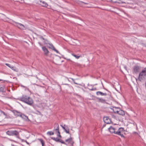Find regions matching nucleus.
<instances>
[{"label":"nucleus","instance_id":"obj_2","mask_svg":"<svg viewBox=\"0 0 146 146\" xmlns=\"http://www.w3.org/2000/svg\"><path fill=\"white\" fill-rule=\"evenodd\" d=\"M20 100L30 105H32L33 103L32 99L26 96H23L20 98Z\"/></svg>","mask_w":146,"mask_h":146},{"label":"nucleus","instance_id":"obj_24","mask_svg":"<svg viewBox=\"0 0 146 146\" xmlns=\"http://www.w3.org/2000/svg\"><path fill=\"white\" fill-rule=\"evenodd\" d=\"M0 113H3L4 115L5 116H7V114L3 111L0 110Z\"/></svg>","mask_w":146,"mask_h":146},{"label":"nucleus","instance_id":"obj_4","mask_svg":"<svg viewBox=\"0 0 146 146\" xmlns=\"http://www.w3.org/2000/svg\"><path fill=\"white\" fill-rule=\"evenodd\" d=\"M13 112L15 115L17 116H20L26 120H29L28 117L24 114H22L21 113L16 110H13Z\"/></svg>","mask_w":146,"mask_h":146},{"label":"nucleus","instance_id":"obj_34","mask_svg":"<svg viewBox=\"0 0 146 146\" xmlns=\"http://www.w3.org/2000/svg\"><path fill=\"white\" fill-rule=\"evenodd\" d=\"M74 83H75V84H77V83H75V82H74Z\"/></svg>","mask_w":146,"mask_h":146},{"label":"nucleus","instance_id":"obj_28","mask_svg":"<svg viewBox=\"0 0 146 146\" xmlns=\"http://www.w3.org/2000/svg\"><path fill=\"white\" fill-rule=\"evenodd\" d=\"M40 38L41 39H43V40H44V38L43 37H42V36H41V37H40Z\"/></svg>","mask_w":146,"mask_h":146},{"label":"nucleus","instance_id":"obj_6","mask_svg":"<svg viewBox=\"0 0 146 146\" xmlns=\"http://www.w3.org/2000/svg\"><path fill=\"white\" fill-rule=\"evenodd\" d=\"M55 126H56V128L54 129V131L55 132V133L57 134V136L60 138L62 137L60 135V132L59 129V125L58 124H55Z\"/></svg>","mask_w":146,"mask_h":146},{"label":"nucleus","instance_id":"obj_16","mask_svg":"<svg viewBox=\"0 0 146 146\" xmlns=\"http://www.w3.org/2000/svg\"><path fill=\"white\" fill-rule=\"evenodd\" d=\"M64 126L66 127L65 129H64L66 133L69 134L70 135V133H69V129L68 128V126L67 125H64Z\"/></svg>","mask_w":146,"mask_h":146},{"label":"nucleus","instance_id":"obj_10","mask_svg":"<svg viewBox=\"0 0 146 146\" xmlns=\"http://www.w3.org/2000/svg\"><path fill=\"white\" fill-rule=\"evenodd\" d=\"M118 110H114V111L115 113H117L119 114L122 115H124L125 114V112L122 110H119V109H118Z\"/></svg>","mask_w":146,"mask_h":146},{"label":"nucleus","instance_id":"obj_9","mask_svg":"<svg viewBox=\"0 0 146 146\" xmlns=\"http://www.w3.org/2000/svg\"><path fill=\"white\" fill-rule=\"evenodd\" d=\"M103 120L104 122L107 124H110L111 122L110 119L108 117H104Z\"/></svg>","mask_w":146,"mask_h":146},{"label":"nucleus","instance_id":"obj_26","mask_svg":"<svg viewBox=\"0 0 146 146\" xmlns=\"http://www.w3.org/2000/svg\"><path fill=\"white\" fill-rule=\"evenodd\" d=\"M61 126L62 127V128L64 129H65V128H66V127L65 126H64H64H62V125H61Z\"/></svg>","mask_w":146,"mask_h":146},{"label":"nucleus","instance_id":"obj_7","mask_svg":"<svg viewBox=\"0 0 146 146\" xmlns=\"http://www.w3.org/2000/svg\"><path fill=\"white\" fill-rule=\"evenodd\" d=\"M16 26L21 30H23L26 29L25 27L21 23H16Z\"/></svg>","mask_w":146,"mask_h":146},{"label":"nucleus","instance_id":"obj_29","mask_svg":"<svg viewBox=\"0 0 146 146\" xmlns=\"http://www.w3.org/2000/svg\"><path fill=\"white\" fill-rule=\"evenodd\" d=\"M37 111V112L38 113H40V112L39 111Z\"/></svg>","mask_w":146,"mask_h":146},{"label":"nucleus","instance_id":"obj_23","mask_svg":"<svg viewBox=\"0 0 146 146\" xmlns=\"http://www.w3.org/2000/svg\"><path fill=\"white\" fill-rule=\"evenodd\" d=\"M42 3L43 4V5H42V6L44 7H46L48 6V4L46 3L45 2H43Z\"/></svg>","mask_w":146,"mask_h":146},{"label":"nucleus","instance_id":"obj_15","mask_svg":"<svg viewBox=\"0 0 146 146\" xmlns=\"http://www.w3.org/2000/svg\"><path fill=\"white\" fill-rule=\"evenodd\" d=\"M96 94L97 95H101V96H106L107 94L106 93H102L100 91H98L96 92Z\"/></svg>","mask_w":146,"mask_h":146},{"label":"nucleus","instance_id":"obj_5","mask_svg":"<svg viewBox=\"0 0 146 146\" xmlns=\"http://www.w3.org/2000/svg\"><path fill=\"white\" fill-rule=\"evenodd\" d=\"M6 133L9 136H13L16 137H17L19 135V133L16 130H9L6 132Z\"/></svg>","mask_w":146,"mask_h":146},{"label":"nucleus","instance_id":"obj_30","mask_svg":"<svg viewBox=\"0 0 146 146\" xmlns=\"http://www.w3.org/2000/svg\"><path fill=\"white\" fill-rule=\"evenodd\" d=\"M38 43H39V44L40 45H41V44H40L39 42H38Z\"/></svg>","mask_w":146,"mask_h":146},{"label":"nucleus","instance_id":"obj_32","mask_svg":"<svg viewBox=\"0 0 146 146\" xmlns=\"http://www.w3.org/2000/svg\"><path fill=\"white\" fill-rule=\"evenodd\" d=\"M72 79L73 81L74 80V79L72 78Z\"/></svg>","mask_w":146,"mask_h":146},{"label":"nucleus","instance_id":"obj_33","mask_svg":"<svg viewBox=\"0 0 146 146\" xmlns=\"http://www.w3.org/2000/svg\"><path fill=\"white\" fill-rule=\"evenodd\" d=\"M22 86L23 87H24V88H25V86Z\"/></svg>","mask_w":146,"mask_h":146},{"label":"nucleus","instance_id":"obj_3","mask_svg":"<svg viewBox=\"0 0 146 146\" xmlns=\"http://www.w3.org/2000/svg\"><path fill=\"white\" fill-rule=\"evenodd\" d=\"M146 78V68H145L139 74L138 79L140 81Z\"/></svg>","mask_w":146,"mask_h":146},{"label":"nucleus","instance_id":"obj_20","mask_svg":"<svg viewBox=\"0 0 146 146\" xmlns=\"http://www.w3.org/2000/svg\"><path fill=\"white\" fill-rule=\"evenodd\" d=\"M71 54L73 56H74V57H75L76 58V59H78L80 57V56H77L74 53H72Z\"/></svg>","mask_w":146,"mask_h":146},{"label":"nucleus","instance_id":"obj_37","mask_svg":"<svg viewBox=\"0 0 146 146\" xmlns=\"http://www.w3.org/2000/svg\"><path fill=\"white\" fill-rule=\"evenodd\" d=\"M1 121H0V122Z\"/></svg>","mask_w":146,"mask_h":146},{"label":"nucleus","instance_id":"obj_1","mask_svg":"<svg viewBox=\"0 0 146 146\" xmlns=\"http://www.w3.org/2000/svg\"><path fill=\"white\" fill-rule=\"evenodd\" d=\"M109 131L111 133H113L116 134L123 137V133H124L125 131L122 127H115L113 126H111L108 128Z\"/></svg>","mask_w":146,"mask_h":146},{"label":"nucleus","instance_id":"obj_18","mask_svg":"<svg viewBox=\"0 0 146 146\" xmlns=\"http://www.w3.org/2000/svg\"><path fill=\"white\" fill-rule=\"evenodd\" d=\"M38 140L41 142L42 145H44V142L42 139H38Z\"/></svg>","mask_w":146,"mask_h":146},{"label":"nucleus","instance_id":"obj_25","mask_svg":"<svg viewBox=\"0 0 146 146\" xmlns=\"http://www.w3.org/2000/svg\"><path fill=\"white\" fill-rule=\"evenodd\" d=\"M14 68H15V67H14V68H13V69H12L13 70H14L15 71H16V72H18V70L17 69H14Z\"/></svg>","mask_w":146,"mask_h":146},{"label":"nucleus","instance_id":"obj_14","mask_svg":"<svg viewBox=\"0 0 146 146\" xmlns=\"http://www.w3.org/2000/svg\"><path fill=\"white\" fill-rule=\"evenodd\" d=\"M50 46H49L48 47L49 48L52 49L54 51L56 52L57 53H59L58 51L56 50L54 48V47L53 46L52 44H49Z\"/></svg>","mask_w":146,"mask_h":146},{"label":"nucleus","instance_id":"obj_31","mask_svg":"<svg viewBox=\"0 0 146 146\" xmlns=\"http://www.w3.org/2000/svg\"><path fill=\"white\" fill-rule=\"evenodd\" d=\"M115 109H118V108H116V107H115Z\"/></svg>","mask_w":146,"mask_h":146},{"label":"nucleus","instance_id":"obj_17","mask_svg":"<svg viewBox=\"0 0 146 146\" xmlns=\"http://www.w3.org/2000/svg\"><path fill=\"white\" fill-rule=\"evenodd\" d=\"M98 101L99 102H101V103H104L105 102L106 100L105 99H103L102 98H97Z\"/></svg>","mask_w":146,"mask_h":146},{"label":"nucleus","instance_id":"obj_11","mask_svg":"<svg viewBox=\"0 0 146 146\" xmlns=\"http://www.w3.org/2000/svg\"><path fill=\"white\" fill-rule=\"evenodd\" d=\"M140 69V67L137 66H135L133 68V72L135 73L138 72Z\"/></svg>","mask_w":146,"mask_h":146},{"label":"nucleus","instance_id":"obj_21","mask_svg":"<svg viewBox=\"0 0 146 146\" xmlns=\"http://www.w3.org/2000/svg\"><path fill=\"white\" fill-rule=\"evenodd\" d=\"M4 86L2 85H0V92H3L4 90Z\"/></svg>","mask_w":146,"mask_h":146},{"label":"nucleus","instance_id":"obj_8","mask_svg":"<svg viewBox=\"0 0 146 146\" xmlns=\"http://www.w3.org/2000/svg\"><path fill=\"white\" fill-rule=\"evenodd\" d=\"M51 139L52 140H53L57 142H60L61 143H62L66 144V143H65V142H64L61 139H59L58 138H55L54 137H51Z\"/></svg>","mask_w":146,"mask_h":146},{"label":"nucleus","instance_id":"obj_36","mask_svg":"<svg viewBox=\"0 0 146 146\" xmlns=\"http://www.w3.org/2000/svg\"><path fill=\"white\" fill-rule=\"evenodd\" d=\"M1 81V80H0V81Z\"/></svg>","mask_w":146,"mask_h":146},{"label":"nucleus","instance_id":"obj_27","mask_svg":"<svg viewBox=\"0 0 146 146\" xmlns=\"http://www.w3.org/2000/svg\"><path fill=\"white\" fill-rule=\"evenodd\" d=\"M96 90V88H92L90 90Z\"/></svg>","mask_w":146,"mask_h":146},{"label":"nucleus","instance_id":"obj_12","mask_svg":"<svg viewBox=\"0 0 146 146\" xmlns=\"http://www.w3.org/2000/svg\"><path fill=\"white\" fill-rule=\"evenodd\" d=\"M65 141L66 142H68L69 143H70L72 145H73L74 143V142L72 140V139L71 136L70 137V138L66 140Z\"/></svg>","mask_w":146,"mask_h":146},{"label":"nucleus","instance_id":"obj_13","mask_svg":"<svg viewBox=\"0 0 146 146\" xmlns=\"http://www.w3.org/2000/svg\"><path fill=\"white\" fill-rule=\"evenodd\" d=\"M42 48L44 52V54L46 55L47 56L49 52L48 49L45 47L44 46L42 47Z\"/></svg>","mask_w":146,"mask_h":146},{"label":"nucleus","instance_id":"obj_19","mask_svg":"<svg viewBox=\"0 0 146 146\" xmlns=\"http://www.w3.org/2000/svg\"><path fill=\"white\" fill-rule=\"evenodd\" d=\"M47 134L49 135H53L54 134V133L52 131H48L47 132Z\"/></svg>","mask_w":146,"mask_h":146},{"label":"nucleus","instance_id":"obj_22","mask_svg":"<svg viewBox=\"0 0 146 146\" xmlns=\"http://www.w3.org/2000/svg\"><path fill=\"white\" fill-rule=\"evenodd\" d=\"M5 65H6L7 66H8L11 69H13V68H14V67L11 66L9 64L6 63Z\"/></svg>","mask_w":146,"mask_h":146},{"label":"nucleus","instance_id":"obj_35","mask_svg":"<svg viewBox=\"0 0 146 146\" xmlns=\"http://www.w3.org/2000/svg\"><path fill=\"white\" fill-rule=\"evenodd\" d=\"M42 146H44V145H42Z\"/></svg>","mask_w":146,"mask_h":146}]
</instances>
